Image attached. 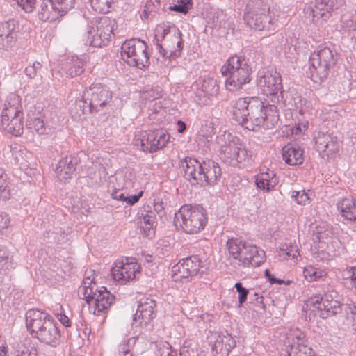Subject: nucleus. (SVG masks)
Instances as JSON below:
<instances>
[{
	"label": "nucleus",
	"instance_id": "nucleus-43",
	"mask_svg": "<svg viewBox=\"0 0 356 356\" xmlns=\"http://www.w3.org/2000/svg\"><path fill=\"white\" fill-rule=\"evenodd\" d=\"M0 267L8 270L15 268L13 263L10 261L9 252L4 247H0Z\"/></svg>",
	"mask_w": 356,
	"mask_h": 356
},
{
	"label": "nucleus",
	"instance_id": "nucleus-42",
	"mask_svg": "<svg viewBox=\"0 0 356 356\" xmlns=\"http://www.w3.org/2000/svg\"><path fill=\"white\" fill-rule=\"evenodd\" d=\"M314 234L319 241L324 242L325 240H328L331 238L332 229V227L327 225L319 226L316 227Z\"/></svg>",
	"mask_w": 356,
	"mask_h": 356
},
{
	"label": "nucleus",
	"instance_id": "nucleus-27",
	"mask_svg": "<svg viewBox=\"0 0 356 356\" xmlns=\"http://www.w3.org/2000/svg\"><path fill=\"white\" fill-rule=\"evenodd\" d=\"M155 220L156 218L153 211H148L146 213L142 211L138 213V223H140V230L144 236L152 237L154 235L156 227Z\"/></svg>",
	"mask_w": 356,
	"mask_h": 356
},
{
	"label": "nucleus",
	"instance_id": "nucleus-24",
	"mask_svg": "<svg viewBox=\"0 0 356 356\" xmlns=\"http://www.w3.org/2000/svg\"><path fill=\"white\" fill-rule=\"evenodd\" d=\"M244 248L240 265L243 267H257L265 261L266 254L261 249L248 243Z\"/></svg>",
	"mask_w": 356,
	"mask_h": 356
},
{
	"label": "nucleus",
	"instance_id": "nucleus-36",
	"mask_svg": "<svg viewBox=\"0 0 356 356\" xmlns=\"http://www.w3.org/2000/svg\"><path fill=\"white\" fill-rule=\"evenodd\" d=\"M13 184L9 176L0 170V200L6 201L11 197Z\"/></svg>",
	"mask_w": 356,
	"mask_h": 356
},
{
	"label": "nucleus",
	"instance_id": "nucleus-63",
	"mask_svg": "<svg viewBox=\"0 0 356 356\" xmlns=\"http://www.w3.org/2000/svg\"><path fill=\"white\" fill-rule=\"evenodd\" d=\"M160 356H177V353H175V354L173 355L172 352L170 351L168 348H166L165 350H163Z\"/></svg>",
	"mask_w": 356,
	"mask_h": 356
},
{
	"label": "nucleus",
	"instance_id": "nucleus-34",
	"mask_svg": "<svg viewBox=\"0 0 356 356\" xmlns=\"http://www.w3.org/2000/svg\"><path fill=\"white\" fill-rule=\"evenodd\" d=\"M26 128L30 132H35L38 135L47 134L50 130L40 117H29L26 120Z\"/></svg>",
	"mask_w": 356,
	"mask_h": 356
},
{
	"label": "nucleus",
	"instance_id": "nucleus-45",
	"mask_svg": "<svg viewBox=\"0 0 356 356\" xmlns=\"http://www.w3.org/2000/svg\"><path fill=\"white\" fill-rule=\"evenodd\" d=\"M341 26L345 31H356V17L350 15H343L341 17Z\"/></svg>",
	"mask_w": 356,
	"mask_h": 356
},
{
	"label": "nucleus",
	"instance_id": "nucleus-7",
	"mask_svg": "<svg viewBox=\"0 0 356 356\" xmlns=\"http://www.w3.org/2000/svg\"><path fill=\"white\" fill-rule=\"evenodd\" d=\"M243 19L247 26L257 31L270 33L276 28L270 15V6L263 0H250L245 9Z\"/></svg>",
	"mask_w": 356,
	"mask_h": 356
},
{
	"label": "nucleus",
	"instance_id": "nucleus-13",
	"mask_svg": "<svg viewBox=\"0 0 356 356\" xmlns=\"http://www.w3.org/2000/svg\"><path fill=\"white\" fill-rule=\"evenodd\" d=\"M337 293L330 291L323 295H314L306 302L307 307H314L320 312V316L325 318L335 315L341 311V304L336 299Z\"/></svg>",
	"mask_w": 356,
	"mask_h": 356
},
{
	"label": "nucleus",
	"instance_id": "nucleus-46",
	"mask_svg": "<svg viewBox=\"0 0 356 356\" xmlns=\"http://www.w3.org/2000/svg\"><path fill=\"white\" fill-rule=\"evenodd\" d=\"M135 343L134 338L124 339L119 345L118 350L122 356H132L130 349Z\"/></svg>",
	"mask_w": 356,
	"mask_h": 356
},
{
	"label": "nucleus",
	"instance_id": "nucleus-33",
	"mask_svg": "<svg viewBox=\"0 0 356 356\" xmlns=\"http://www.w3.org/2000/svg\"><path fill=\"white\" fill-rule=\"evenodd\" d=\"M177 33L178 28L177 26L170 22H165L156 26L154 41L160 42L168 35L176 37Z\"/></svg>",
	"mask_w": 356,
	"mask_h": 356
},
{
	"label": "nucleus",
	"instance_id": "nucleus-48",
	"mask_svg": "<svg viewBox=\"0 0 356 356\" xmlns=\"http://www.w3.org/2000/svg\"><path fill=\"white\" fill-rule=\"evenodd\" d=\"M214 122L211 120H207L204 125H202L200 133L206 140H209V138L215 134Z\"/></svg>",
	"mask_w": 356,
	"mask_h": 356
},
{
	"label": "nucleus",
	"instance_id": "nucleus-49",
	"mask_svg": "<svg viewBox=\"0 0 356 356\" xmlns=\"http://www.w3.org/2000/svg\"><path fill=\"white\" fill-rule=\"evenodd\" d=\"M161 92L162 90L161 87L158 86L155 87L147 86V87H145V98L149 99V100L156 99L161 97Z\"/></svg>",
	"mask_w": 356,
	"mask_h": 356
},
{
	"label": "nucleus",
	"instance_id": "nucleus-12",
	"mask_svg": "<svg viewBox=\"0 0 356 356\" xmlns=\"http://www.w3.org/2000/svg\"><path fill=\"white\" fill-rule=\"evenodd\" d=\"M76 0H42L38 17L40 21L54 22L67 15L75 6Z\"/></svg>",
	"mask_w": 356,
	"mask_h": 356
},
{
	"label": "nucleus",
	"instance_id": "nucleus-31",
	"mask_svg": "<svg viewBox=\"0 0 356 356\" xmlns=\"http://www.w3.org/2000/svg\"><path fill=\"white\" fill-rule=\"evenodd\" d=\"M255 182L259 189L269 192L278 184V179L273 171L268 170L267 172L258 175Z\"/></svg>",
	"mask_w": 356,
	"mask_h": 356
},
{
	"label": "nucleus",
	"instance_id": "nucleus-29",
	"mask_svg": "<svg viewBox=\"0 0 356 356\" xmlns=\"http://www.w3.org/2000/svg\"><path fill=\"white\" fill-rule=\"evenodd\" d=\"M201 261L196 255H193L182 259L179 266V276L181 278H188L197 273L200 266Z\"/></svg>",
	"mask_w": 356,
	"mask_h": 356
},
{
	"label": "nucleus",
	"instance_id": "nucleus-60",
	"mask_svg": "<svg viewBox=\"0 0 356 356\" xmlns=\"http://www.w3.org/2000/svg\"><path fill=\"white\" fill-rule=\"evenodd\" d=\"M254 296H256L255 301H256L257 306L259 308L264 309L265 305L263 302V296H259L258 293H254Z\"/></svg>",
	"mask_w": 356,
	"mask_h": 356
},
{
	"label": "nucleus",
	"instance_id": "nucleus-50",
	"mask_svg": "<svg viewBox=\"0 0 356 356\" xmlns=\"http://www.w3.org/2000/svg\"><path fill=\"white\" fill-rule=\"evenodd\" d=\"M36 350H30L24 344L18 345L14 351V356H36Z\"/></svg>",
	"mask_w": 356,
	"mask_h": 356
},
{
	"label": "nucleus",
	"instance_id": "nucleus-5",
	"mask_svg": "<svg viewBox=\"0 0 356 356\" xmlns=\"http://www.w3.org/2000/svg\"><path fill=\"white\" fill-rule=\"evenodd\" d=\"M24 129V113L21 98L12 95L0 115V131L12 136L19 137Z\"/></svg>",
	"mask_w": 356,
	"mask_h": 356
},
{
	"label": "nucleus",
	"instance_id": "nucleus-9",
	"mask_svg": "<svg viewBox=\"0 0 356 356\" xmlns=\"http://www.w3.org/2000/svg\"><path fill=\"white\" fill-rule=\"evenodd\" d=\"M115 24V21L108 17L88 24L83 36L85 45L93 47L106 46L111 40Z\"/></svg>",
	"mask_w": 356,
	"mask_h": 356
},
{
	"label": "nucleus",
	"instance_id": "nucleus-17",
	"mask_svg": "<svg viewBox=\"0 0 356 356\" xmlns=\"http://www.w3.org/2000/svg\"><path fill=\"white\" fill-rule=\"evenodd\" d=\"M20 31L19 22L15 19L0 22V50L12 49L18 41Z\"/></svg>",
	"mask_w": 356,
	"mask_h": 356
},
{
	"label": "nucleus",
	"instance_id": "nucleus-56",
	"mask_svg": "<svg viewBox=\"0 0 356 356\" xmlns=\"http://www.w3.org/2000/svg\"><path fill=\"white\" fill-rule=\"evenodd\" d=\"M143 191H140L137 194L131 195H126L124 202L132 206L135 204L136 202H138L140 200V198L143 196Z\"/></svg>",
	"mask_w": 356,
	"mask_h": 356
},
{
	"label": "nucleus",
	"instance_id": "nucleus-8",
	"mask_svg": "<svg viewBox=\"0 0 356 356\" xmlns=\"http://www.w3.org/2000/svg\"><path fill=\"white\" fill-rule=\"evenodd\" d=\"M83 299L90 306L93 305V314L97 316H105L115 301V296L105 286L99 287L90 281L83 282Z\"/></svg>",
	"mask_w": 356,
	"mask_h": 356
},
{
	"label": "nucleus",
	"instance_id": "nucleus-44",
	"mask_svg": "<svg viewBox=\"0 0 356 356\" xmlns=\"http://www.w3.org/2000/svg\"><path fill=\"white\" fill-rule=\"evenodd\" d=\"M341 276L346 283L348 282L352 286H354L356 290V267H347L341 272Z\"/></svg>",
	"mask_w": 356,
	"mask_h": 356
},
{
	"label": "nucleus",
	"instance_id": "nucleus-4",
	"mask_svg": "<svg viewBox=\"0 0 356 356\" xmlns=\"http://www.w3.org/2000/svg\"><path fill=\"white\" fill-rule=\"evenodd\" d=\"M221 73L225 78L226 89L235 92L250 83L252 70L248 59L236 55L229 58L222 66Z\"/></svg>",
	"mask_w": 356,
	"mask_h": 356
},
{
	"label": "nucleus",
	"instance_id": "nucleus-18",
	"mask_svg": "<svg viewBox=\"0 0 356 356\" xmlns=\"http://www.w3.org/2000/svg\"><path fill=\"white\" fill-rule=\"evenodd\" d=\"M140 137L142 150L149 152L162 149L170 139V136L163 129L144 131Z\"/></svg>",
	"mask_w": 356,
	"mask_h": 356
},
{
	"label": "nucleus",
	"instance_id": "nucleus-28",
	"mask_svg": "<svg viewBox=\"0 0 356 356\" xmlns=\"http://www.w3.org/2000/svg\"><path fill=\"white\" fill-rule=\"evenodd\" d=\"M66 78H73L81 74L85 70V63L77 57L67 58L61 67Z\"/></svg>",
	"mask_w": 356,
	"mask_h": 356
},
{
	"label": "nucleus",
	"instance_id": "nucleus-39",
	"mask_svg": "<svg viewBox=\"0 0 356 356\" xmlns=\"http://www.w3.org/2000/svg\"><path fill=\"white\" fill-rule=\"evenodd\" d=\"M252 154L246 147L240 142L234 159V165L242 162H249L252 160Z\"/></svg>",
	"mask_w": 356,
	"mask_h": 356
},
{
	"label": "nucleus",
	"instance_id": "nucleus-2",
	"mask_svg": "<svg viewBox=\"0 0 356 356\" xmlns=\"http://www.w3.org/2000/svg\"><path fill=\"white\" fill-rule=\"evenodd\" d=\"M26 327L33 338L53 348L61 341L58 324L54 317L44 310L30 309L25 314Z\"/></svg>",
	"mask_w": 356,
	"mask_h": 356
},
{
	"label": "nucleus",
	"instance_id": "nucleus-26",
	"mask_svg": "<svg viewBox=\"0 0 356 356\" xmlns=\"http://www.w3.org/2000/svg\"><path fill=\"white\" fill-rule=\"evenodd\" d=\"M235 346V340L229 334H218L212 344L211 350L215 356H228Z\"/></svg>",
	"mask_w": 356,
	"mask_h": 356
},
{
	"label": "nucleus",
	"instance_id": "nucleus-52",
	"mask_svg": "<svg viewBox=\"0 0 356 356\" xmlns=\"http://www.w3.org/2000/svg\"><path fill=\"white\" fill-rule=\"evenodd\" d=\"M60 312L55 313V316L60 323L65 327H70L72 325L71 321L69 317L65 314L62 306L59 307Z\"/></svg>",
	"mask_w": 356,
	"mask_h": 356
},
{
	"label": "nucleus",
	"instance_id": "nucleus-47",
	"mask_svg": "<svg viewBox=\"0 0 356 356\" xmlns=\"http://www.w3.org/2000/svg\"><path fill=\"white\" fill-rule=\"evenodd\" d=\"M291 198L298 204L305 205L309 202V197L304 191H293L291 192Z\"/></svg>",
	"mask_w": 356,
	"mask_h": 356
},
{
	"label": "nucleus",
	"instance_id": "nucleus-16",
	"mask_svg": "<svg viewBox=\"0 0 356 356\" xmlns=\"http://www.w3.org/2000/svg\"><path fill=\"white\" fill-rule=\"evenodd\" d=\"M140 266L134 258L126 257L115 262V266L111 268V275L121 284H126L136 279V275L140 273Z\"/></svg>",
	"mask_w": 356,
	"mask_h": 356
},
{
	"label": "nucleus",
	"instance_id": "nucleus-11",
	"mask_svg": "<svg viewBox=\"0 0 356 356\" xmlns=\"http://www.w3.org/2000/svg\"><path fill=\"white\" fill-rule=\"evenodd\" d=\"M181 225L187 234H196L203 229L207 223L205 210L199 205L184 204L179 208Z\"/></svg>",
	"mask_w": 356,
	"mask_h": 356
},
{
	"label": "nucleus",
	"instance_id": "nucleus-59",
	"mask_svg": "<svg viewBox=\"0 0 356 356\" xmlns=\"http://www.w3.org/2000/svg\"><path fill=\"white\" fill-rule=\"evenodd\" d=\"M111 197L114 200L122 202H124V200H126V195L123 193L120 192V190L118 189L113 190L111 193Z\"/></svg>",
	"mask_w": 356,
	"mask_h": 356
},
{
	"label": "nucleus",
	"instance_id": "nucleus-54",
	"mask_svg": "<svg viewBox=\"0 0 356 356\" xmlns=\"http://www.w3.org/2000/svg\"><path fill=\"white\" fill-rule=\"evenodd\" d=\"M193 0H179V13L187 14L193 8Z\"/></svg>",
	"mask_w": 356,
	"mask_h": 356
},
{
	"label": "nucleus",
	"instance_id": "nucleus-57",
	"mask_svg": "<svg viewBox=\"0 0 356 356\" xmlns=\"http://www.w3.org/2000/svg\"><path fill=\"white\" fill-rule=\"evenodd\" d=\"M163 202V201L158 199L157 200H154V209L159 215L160 217L163 216V211L164 210Z\"/></svg>",
	"mask_w": 356,
	"mask_h": 356
},
{
	"label": "nucleus",
	"instance_id": "nucleus-53",
	"mask_svg": "<svg viewBox=\"0 0 356 356\" xmlns=\"http://www.w3.org/2000/svg\"><path fill=\"white\" fill-rule=\"evenodd\" d=\"M42 67V65L39 62H34L31 65H29L25 68V74L30 79L35 77L37 71Z\"/></svg>",
	"mask_w": 356,
	"mask_h": 356
},
{
	"label": "nucleus",
	"instance_id": "nucleus-32",
	"mask_svg": "<svg viewBox=\"0 0 356 356\" xmlns=\"http://www.w3.org/2000/svg\"><path fill=\"white\" fill-rule=\"evenodd\" d=\"M337 207L341 216L346 220L356 221V201L353 198L344 197L340 200Z\"/></svg>",
	"mask_w": 356,
	"mask_h": 356
},
{
	"label": "nucleus",
	"instance_id": "nucleus-21",
	"mask_svg": "<svg viewBox=\"0 0 356 356\" xmlns=\"http://www.w3.org/2000/svg\"><path fill=\"white\" fill-rule=\"evenodd\" d=\"M314 140L315 147L320 154L325 153L329 156L339 150L337 137L330 131H319L314 137Z\"/></svg>",
	"mask_w": 356,
	"mask_h": 356
},
{
	"label": "nucleus",
	"instance_id": "nucleus-38",
	"mask_svg": "<svg viewBox=\"0 0 356 356\" xmlns=\"http://www.w3.org/2000/svg\"><path fill=\"white\" fill-rule=\"evenodd\" d=\"M300 256L298 246L291 243L283 245L280 254V257L284 259H297Z\"/></svg>",
	"mask_w": 356,
	"mask_h": 356
},
{
	"label": "nucleus",
	"instance_id": "nucleus-55",
	"mask_svg": "<svg viewBox=\"0 0 356 356\" xmlns=\"http://www.w3.org/2000/svg\"><path fill=\"white\" fill-rule=\"evenodd\" d=\"M10 220L8 213H0V232L3 233L5 229H7L10 225Z\"/></svg>",
	"mask_w": 356,
	"mask_h": 356
},
{
	"label": "nucleus",
	"instance_id": "nucleus-51",
	"mask_svg": "<svg viewBox=\"0 0 356 356\" xmlns=\"http://www.w3.org/2000/svg\"><path fill=\"white\" fill-rule=\"evenodd\" d=\"M234 287L236 288V291L239 294L238 302L239 306H241L242 304L247 300V296L248 294L249 293V291L246 288L243 287L241 282H236L234 285Z\"/></svg>",
	"mask_w": 356,
	"mask_h": 356
},
{
	"label": "nucleus",
	"instance_id": "nucleus-35",
	"mask_svg": "<svg viewBox=\"0 0 356 356\" xmlns=\"http://www.w3.org/2000/svg\"><path fill=\"white\" fill-rule=\"evenodd\" d=\"M248 243L243 241L238 238H231L227 242V248L229 255L232 257L234 259L238 260L241 262L242 257V252L244 250L245 246Z\"/></svg>",
	"mask_w": 356,
	"mask_h": 356
},
{
	"label": "nucleus",
	"instance_id": "nucleus-6",
	"mask_svg": "<svg viewBox=\"0 0 356 356\" xmlns=\"http://www.w3.org/2000/svg\"><path fill=\"white\" fill-rule=\"evenodd\" d=\"M337 53L332 45L321 44L309 57V71L314 82L327 79L330 70L335 66Z\"/></svg>",
	"mask_w": 356,
	"mask_h": 356
},
{
	"label": "nucleus",
	"instance_id": "nucleus-64",
	"mask_svg": "<svg viewBox=\"0 0 356 356\" xmlns=\"http://www.w3.org/2000/svg\"><path fill=\"white\" fill-rule=\"evenodd\" d=\"M7 355V347L4 346H0V356Z\"/></svg>",
	"mask_w": 356,
	"mask_h": 356
},
{
	"label": "nucleus",
	"instance_id": "nucleus-1",
	"mask_svg": "<svg viewBox=\"0 0 356 356\" xmlns=\"http://www.w3.org/2000/svg\"><path fill=\"white\" fill-rule=\"evenodd\" d=\"M257 84L262 93L273 103L265 104L257 97L239 98L233 105V118L245 129L257 131L261 127L273 128L279 121V105L289 110L298 109L294 99L288 100V93L282 90L281 76L276 71L263 72Z\"/></svg>",
	"mask_w": 356,
	"mask_h": 356
},
{
	"label": "nucleus",
	"instance_id": "nucleus-10",
	"mask_svg": "<svg viewBox=\"0 0 356 356\" xmlns=\"http://www.w3.org/2000/svg\"><path fill=\"white\" fill-rule=\"evenodd\" d=\"M146 42L138 38L126 40L121 47L122 59L129 65L144 70L150 65Z\"/></svg>",
	"mask_w": 356,
	"mask_h": 356
},
{
	"label": "nucleus",
	"instance_id": "nucleus-25",
	"mask_svg": "<svg viewBox=\"0 0 356 356\" xmlns=\"http://www.w3.org/2000/svg\"><path fill=\"white\" fill-rule=\"evenodd\" d=\"M181 168V173L183 177L191 183L199 184V173H201L202 163L191 157H186L179 163Z\"/></svg>",
	"mask_w": 356,
	"mask_h": 356
},
{
	"label": "nucleus",
	"instance_id": "nucleus-22",
	"mask_svg": "<svg viewBox=\"0 0 356 356\" xmlns=\"http://www.w3.org/2000/svg\"><path fill=\"white\" fill-rule=\"evenodd\" d=\"M80 162V158L76 154H70L62 157L56 164L55 169L58 179L60 181L71 179Z\"/></svg>",
	"mask_w": 356,
	"mask_h": 356
},
{
	"label": "nucleus",
	"instance_id": "nucleus-23",
	"mask_svg": "<svg viewBox=\"0 0 356 356\" xmlns=\"http://www.w3.org/2000/svg\"><path fill=\"white\" fill-rule=\"evenodd\" d=\"M221 176V169L218 163L212 160L202 162L201 173H199V184L213 185Z\"/></svg>",
	"mask_w": 356,
	"mask_h": 356
},
{
	"label": "nucleus",
	"instance_id": "nucleus-58",
	"mask_svg": "<svg viewBox=\"0 0 356 356\" xmlns=\"http://www.w3.org/2000/svg\"><path fill=\"white\" fill-rule=\"evenodd\" d=\"M265 276L268 280V281L270 282L271 284H282L284 281L280 279L275 278L270 272L268 269H266L265 270Z\"/></svg>",
	"mask_w": 356,
	"mask_h": 356
},
{
	"label": "nucleus",
	"instance_id": "nucleus-41",
	"mask_svg": "<svg viewBox=\"0 0 356 356\" xmlns=\"http://www.w3.org/2000/svg\"><path fill=\"white\" fill-rule=\"evenodd\" d=\"M95 10L99 13H107L112 8L115 0H90Z\"/></svg>",
	"mask_w": 356,
	"mask_h": 356
},
{
	"label": "nucleus",
	"instance_id": "nucleus-19",
	"mask_svg": "<svg viewBox=\"0 0 356 356\" xmlns=\"http://www.w3.org/2000/svg\"><path fill=\"white\" fill-rule=\"evenodd\" d=\"M191 91L202 103L205 104L210 96L217 94L219 87L211 74L200 76L191 86Z\"/></svg>",
	"mask_w": 356,
	"mask_h": 356
},
{
	"label": "nucleus",
	"instance_id": "nucleus-20",
	"mask_svg": "<svg viewBox=\"0 0 356 356\" xmlns=\"http://www.w3.org/2000/svg\"><path fill=\"white\" fill-rule=\"evenodd\" d=\"M217 143L220 145V155L222 160L234 165V159L240 139L232 136L230 133L225 132L217 138Z\"/></svg>",
	"mask_w": 356,
	"mask_h": 356
},
{
	"label": "nucleus",
	"instance_id": "nucleus-61",
	"mask_svg": "<svg viewBox=\"0 0 356 356\" xmlns=\"http://www.w3.org/2000/svg\"><path fill=\"white\" fill-rule=\"evenodd\" d=\"M156 49L159 51L160 54L163 57H167V51L162 47L160 42L155 41Z\"/></svg>",
	"mask_w": 356,
	"mask_h": 356
},
{
	"label": "nucleus",
	"instance_id": "nucleus-3",
	"mask_svg": "<svg viewBox=\"0 0 356 356\" xmlns=\"http://www.w3.org/2000/svg\"><path fill=\"white\" fill-rule=\"evenodd\" d=\"M113 92L102 83H93L86 88L81 99H77L71 106V113L77 117L85 114H95L111 107Z\"/></svg>",
	"mask_w": 356,
	"mask_h": 356
},
{
	"label": "nucleus",
	"instance_id": "nucleus-37",
	"mask_svg": "<svg viewBox=\"0 0 356 356\" xmlns=\"http://www.w3.org/2000/svg\"><path fill=\"white\" fill-rule=\"evenodd\" d=\"M346 314L343 316V325L348 330H356V306L347 305L345 307Z\"/></svg>",
	"mask_w": 356,
	"mask_h": 356
},
{
	"label": "nucleus",
	"instance_id": "nucleus-14",
	"mask_svg": "<svg viewBox=\"0 0 356 356\" xmlns=\"http://www.w3.org/2000/svg\"><path fill=\"white\" fill-rule=\"evenodd\" d=\"M338 0H316L314 3L306 4L303 8L305 17L316 24H323L331 16V12L337 9Z\"/></svg>",
	"mask_w": 356,
	"mask_h": 356
},
{
	"label": "nucleus",
	"instance_id": "nucleus-62",
	"mask_svg": "<svg viewBox=\"0 0 356 356\" xmlns=\"http://www.w3.org/2000/svg\"><path fill=\"white\" fill-rule=\"evenodd\" d=\"M172 278L173 280V281H175V282H177L178 281V277H177V273H178V263L177 264H175L172 268Z\"/></svg>",
	"mask_w": 356,
	"mask_h": 356
},
{
	"label": "nucleus",
	"instance_id": "nucleus-40",
	"mask_svg": "<svg viewBox=\"0 0 356 356\" xmlns=\"http://www.w3.org/2000/svg\"><path fill=\"white\" fill-rule=\"evenodd\" d=\"M325 271L318 269L312 266H307L304 268L303 275L309 282L316 281L318 279L325 276Z\"/></svg>",
	"mask_w": 356,
	"mask_h": 356
},
{
	"label": "nucleus",
	"instance_id": "nucleus-30",
	"mask_svg": "<svg viewBox=\"0 0 356 356\" xmlns=\"http://www.w3.org/2000/svg\"><path fill=\"white\" fill-rule=\"evenodd\" d=\"M303 151L296 145H288L282 149V158L290 165H296L303 162Z\"/></svg>",
	"mask_w": 356,
	"mask_h": 356
},
{
	"label": "nucleus",
	"instance_id": "nucleus-15",
	"mask_svg": "<svg viewBox=\"0 0 356 356\" xmlns=\"http://www.w3.org/2000/svg\"><path fill=\"white\" fill-rule=\"evenodd\" d=\"M156 302L151 298H143L138 302L137 309L133 316V325H138L146 331L153 329L152 321L156 316Z\"/></svg>",
	"mask_w": 356,
	"mask_h": 356
}]
</instances>
